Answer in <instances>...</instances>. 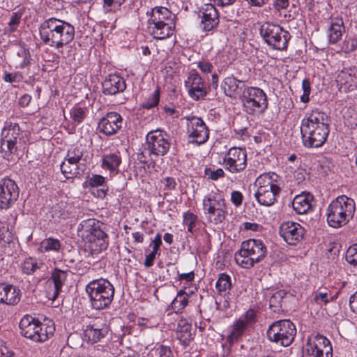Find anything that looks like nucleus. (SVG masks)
I'll list each match as a JSON object with an SVG mask.
<instances>
[{"label": "nucleus", "instance_id": "obj_1", "mask_svg": "<svg viewBox=\"0 0 357 357\" xmlns=\"http://www.w3.org/2000/svg\"><path fill=\"white\" fill-rule=\"evenodd\" d=\"M39 34L45 45L59 51L73 40L75 28L68 22L50 17L40 24Z\"/></svg>", "mask_w": 357, "mask_h": 357}, {"label": "nucleus", "instance_id": "obj_2", "mask_svg": "<svg viewBox=\"0 0 357 357\" xmlns=\"http://www.w3.org/2000/svg\"><path fill=\"white\" fill-rule=\"evenodd\" d=\"M328 116L321 112L312 111L301 121L303 144L306 148H319L326 142L329 134Z\"/></svg>", "mask_w": 357, "mask_h": 357}, {"label": "nucleus", "instance_id": "obj_3", "mask_svg": "<svg viewBox=\"0 0 357 357\" xmlns=\"http://www.w3.org/2000/svg\"><path fill=\"white\" fill-rule=\"evenodd\" d=\"M148 33L156 40H165L171 37L175 31L176 16L168 8L156 6L147 13Z\"/></svg>", "mask_w": 357, "mask_h": 357}, {"label": "nucleus", "instance_id": "obj_4", "mask_svg": "<svg viewBox=\"0 0 357 357\" xmlns=\"http://www.w3.org/2000/svg\"><path fill=\"white\" fill-rule=\"evenodd\" d=\"M356 204L353 199L340 195L328 204L326 215L328 225L333 228L346 225L354 217Z\"/></svg>", "mask_w": 357, "mask_h": 357}, {"label": "nucleus", "instance_id": "obj_5", "mask_svg": "<svg viewBox=\"0 0 357 357\" xmlns=\"http://www.w3.org/2000/svg\"><path fill=\"white\" fill-rule=\"evenodd\" d=\"M85 289L94 310H101L109 307L114 299V286L102 278L89 282Z\"/></svg>", "mask_w": 357, "mask_h": 357}, {"label": "nucleus", "instance_id": "obj_6", "mask_svg": "<svg viewBox=\"0 0 357 357\" xmlns=\"http://www.w3.org/2000/svg\"><path fill=\"white\" fill-rule=\"evenodd\" d=\"M266 252V247L262 241L250 238L241 243L240 249L235 253L234 259L241 268H250L261 261Z\"/></svg>", "mask_w": 357, "mask_h": 357}, {"label": "nucleus", "instance_id": "obj_7", "mask_svg": "<svg viewBox=\"0 0 357 357\" xmlns=\"http://www.w3.org/2000/svg\"><path fill=\"white\" fill-rule=\"evenodd\" d=\"M280 179L275 173L261 174L255 181L257 190L255 197L258 203L266 206H272L281 190Z\"/></svg>", "mask_w": 357, "mask_h": 357}, {"label": "nucleus", "instance_id": "obj_8", "mask_svg": "<svg viewBox=\"0 0 357 357\" xmlns=\"http://www.w3.org/2000/svg\"><path fill=\"white\" fill-rule=\"evenodd\" d=\"M79 235L85 242L86 247L92 254L99 253L107 249L108 236L100 228L96 227L94 219L83 220L78 226Z\"/></svg>", "mask_w": 357, "mask_h": 357}, {"label": "nucleus", "instance_id": "obj_9", "mask_svg": "<svg viewBox=\"0 0 357 357\" xmlns=\"http://www.w3.org/2000/svg\"><path fill=\"white\" fill-rule=\"evenodd\" d=\"M259 32L264 42L273 50L283 51L287 49L291 35L279 24L265 22Z\"/></svg>", "mask_w": 357, "mask_h": 357}, {"label": "nucleus", "instance_id": "obj_10", "mask_svg": "<svg viewBox=\"0 0 357 357\" xmlns=\"http://www.w3.org/2000/svg\"><path fill=\"white\" fill-rule=\"evenodd\" d=\"M296 334L294 324L288 319L273 322L267 331L268 339L283 347L289 346L294 341Z\"/></svg>", "mask_w": 357, "mask_h": 357}, {"label": "nucleus", "instance_id": "obj_11", "mask_svg": "<svg viewBox=\"0 0 357 357\" xmlns=\"http://www.w3.org/2000/svg\"><path fill=\"white\" fill-rule=\"evenodd\" d=\"M242 101L243 107L249 114H261L268 107L266 94L258 87L245 88Z\"/></svg>", "mask_w": 357, "mask_h": 357}, {"label": "nucleus", "instance_id": "obj_12", "mask_svg": "<svg viewBox=\"0 0 357 357\" xmlns=\"http://www.w3.org/2000/svg\"><path fill=\"white\" fill-rule=\"evenodd\" d=\"M332 347L324 336L316 335L308 338L303 349V357H332Z\"/></svg>", "mask_w": 357, "mask_h": 357}, {"label": "nucleus", "instance_id": "obj_13", "mask_svg": "<svg viewBox=\"0 0 357 357\" xmlns=\"http://www.w3.org/2000/svg\"><path fill=\"white\" fill-rule=\"evenodd\" d=\"M19 131L20 128L16 125H10L2 130L0 152L3 154V158L8 161L15 160Z\"/></svg>", "mask_w": 357, "mask_h": 357}, {"label": "nucleus", "instance_id": "obj_14", "mask_svg": "<svg viewBox=\"0 0 357 357\" xmlns=\"http://www.w3.org/2000/svg\"><path fill=\"white\" fill-rule=\"evenodd\" d=\"M223 165L231 174L242 172L247 166V153L245 149L231 147L225 154Z\"/></svg>", "mask_w": 357, "mask_h": 357}, {"label": "nucleus", "instance_id": "obj_15", "mask_svg": "<svg viewBox=\"0 0 357 357\" xmlns=\"http://www.w3.org/2000/svg\"><path fill=\"white\" fill-rule=\"evenodd\" d=\"M185 119L189 142L199 145L205 143L208 139L209 130L204 121L195 116H188Z\"/></svg>", "mask_w": 357, "mask_h": 357}, {"label": "nucleus", "instance_id": "obj_16", "mask_svg": "<svg viewBox=\"0 0 357 357\" xmlns=\"http://www.w3.org/2000/svg\"><path fill=\"white\" fill-rule=\"evenodd\" d=\"M184 86L187 89L188 96L195 101L204 99L208 94V87L204 79L195 70L189 73L185 80Z\"/></svg>", "mask_w": 357, "mask_h": 357}, {"label": "nucleus", "instance_id": "obj_17", "mask_svg": "<svg viewBox=\"0 0 357 357\" xmlns=\"http://www.w3.org/2000/svg\"><path fill=\"white\" fill-rule=\"evenodd\" d=\"M146 143L150 152L158 156L165 155L170 147L167 133L161 130L149 132L146 135Z\"/></svg>", "mask_w": 357, "mask_h": 357}, {"label": "nucleus", "instance_id": "obj_18", "mask_svg": "<svg viewBox=\"0 0 357 357\" xmlns=\"http://www.w3.org/2000/svg\"><path fill=\"white\" fill-rule=\"evenodd\" d=\"M19 197V188L14 181L5 177L0 180V208H9Z\"/></svg>", "mask_w": 357, "mask_h": 357}, {"label": "nucleus", "instance_id": "obj_19", "mask_svg": "<svg viewBox=\"0 0 357 357\" xmlns=\"http://www.w3.org/2000/svg\"><path fill=\"white\" fill-rule=\"evenodd\" d=\"M305 229L295 222H284L280 226V236L289 245H296L300 242L304 236Z\"/></svg>", "mask_w": 357, "mask_h": 357}, {"label": "nucleus", "instance_id": "obj_20", "mask_svg": "<svg viewBox=\"0 0 357 357\" xmlns=\"http://www.w3.org/2000/svg\"><path fill=\"white\" fill-rule=\"evenodd\" d=\"M121 116L114 112H108L98 123L99 132L106 136H112L117 133L122 126Z\"/></svg>", "mask_w": 357, "mask_h": 357}, {"label": "nucleus", "instance_id": "obj_21", "mask_svg": "<svg viewBox=\"0 0 357 357\" xmlns=\"http://www.w3.org/2000/svg\"><path fill=\"white\" fill-rule=\"evenodd\" d=\"M204 213L227 209V204L222 192L215 187L202 201Z\"/></svg>", "mask_w": 357, "mask_h": 357}, {"label": "nucleus", "instance_id": "obj_22", "mask_svg": "<svg viewBox=\"0 0 357 357\" xmlns=\"http://www.w3.org/2000/svg\"><path fill=\"white\" fill-rule=\"evenodd\" d=\"M68 275V272L55 268L48 280L50 288L47 291V296L50 300L54 301L59 296Z\"/></svg>", "mask_w": 357, "mask_h": 357}, {"label": "nucleus", "instance_id": "obj_23", "mask_svg": "<svg viewBox=\"0 0 357 357\" xmlns=\"http://www.w3.org/2000/svg\"><path fill=\"white\" fill-rule=\"evenodd\" d=\"M201 24L205 31H209L219 24V15L217 9L212 3L204 4L200 10Z\"/></svg>", "mask_w": 357, "mask_h": 357}, {"label": "nucleus", "instance_id": "obj_24", "mask_svg": "<svg viewBox=\"0 0 357 357\" xmlns=\"http://www.w3.org/2000/svg\"><path fill=\"white\" fill-rule=\"evenodd\" d=\"M102 92L105 95H115L123 92L126 84L123 77L114 74L109 75L102 83Z\"/></svg>", "mask_w": 357, "mask_h": 357}, {"label": "nucleus", "instance_id": "obj_25", "mask_svg": "<svg viewBox=\"0 0 357 357\" xmlns=\"http://www.w3.org/2000/svg\"><path fill=\"white\" fill-rule=\"evenodd\" d=\"M38 324H40V321L38 319L29 314L24 315L19 324L21 334L24 337L36 342Z\"/></svg>", "mask_w": 357, "mask_h": 357}, {"label": "nucleus", "instance_id": "obj_26", "mask_svg": "<svg viewBox=\"0 0 357 357\" xmlns=\"http://www.w3.org/2000/svg\"><path fill=\"white\" fill-rule=\"evenodd\" d=\"M221 87L227 96L234 99H236L242 93L243 94V90L245 88L242 81L236 79L233 76L225 77Z\"/></svg>", "mask_w": 357, "mask_h": 357}, {"label": "nucleus", "instance_id": "obj_27", "mask_svg": "<svg viewBox=\"0 0 357 357\" xmlns=\"http://www.w3.org/2000/svg\"><path fill=\"white\" fill-rule=\"evenodd\" d=\"M337 82L340 91H353L357 88V76L351 70H342L337 75Z\"/></svg>", "mask_w": 357, "mask_h": 357}, {"label": "nucleus", "instance_id": "obj_28", "mask_svg": "<svg viewBox=\"0 0 357 357\" xmlns=\"http://www.w3.org/2000/svg\"><path fill=\"white\" fill-rule=\"evenodd\" d=\"M314 197L309 192H303L296 195L292 202V206L298 214L307 213L312 206Z\"/></svg>", "mask_w": 357, "mask_h": 357}, {"label": "nucleus", "instance_id": "obj_29", "mask_svg": "<svg viewBox=\"0 0 357 357\" xmlns=\"http://www.w3.org/2000/svg\"><path fill=\"white\" fill-rule=\"evenodd\" d=\"M109 328L106 324H98L97 323L89 325L84 330V336L91 343L98 342L108 333Z\"/></svg>", "mask_w": 357, "mask_h": 357}, {"label": "nucleus", "instance_id": "obj_30", "mask_svg": "<svg viewBox=\"0 0 357 357\" xmlns=\"http://www.w3.org/2000/svg\"><path fill=\"white\" fill-rule=\"evenodd\" d=\"M176 337L184 347L188 346L192 340L191 325L185 319H180L178 322Z\"/></svg>", "mask_w": 357, "mask_h": 357}, {"label": "nucleus", "instance_id": "obj_31", "mask_svg": "<svg viewBox=\"0 0 357 357\" xmlns=\"http://www.w3.org/2000/svg\"><path fill=\"white\" fill-rule=\"evenodd\" d=\"M344 31L343 21L340 18H335L332 20L328 29V38L330 43L335 44L339 41Z\"/></svg>", "mask_w": 357, "mask_h": 357}, {"label": "nucleus", "instance_id": "obj_32", "mask_svg": "<svg viewBox=\"0 0 357 357\" xmlns=\"http://www.w3.org/2000/svg\"><path fill=\"white\" fill-rule=\"evenodd\" d=\"M36 342H43L54 335L55 331L54 324L52 321L38 324Z\"/></svg>", "mask_w": 357, "mask_h": 357}, {"label": "nucleus", "instance_id": "obj_33", "mask_svg": "<svg viewBox=\"0 0 357 357\" xmlns=\"http://www.w3.org/2000/svg\"><path fill=\"white\" fill-rule=\"evenodd\" d=\"M269 299V307L273 312L279 311L282 307V298L286 295L284 290H270L266 293Z\"/></svg>", "mask_w": 357, "mask_h": 357}, {"label": "nucleus", "instance_id": "obj_34", "mask_svg": "<svg viewBox=\"0 0 357 357\" xmlns=\"http://www.w3.org/2000/svg\"><path fill=\"white\" fill-rule=\"evenodd\" d=\"M61 171L66 178L77 177L83 172L78 163L65 160L61 164Z\"/></svg>", "mask_w": 357, "mask_h": 357}, {"label": "nucleus", "instance_id": "obj_35", "mask_svg": "<svg viewBox=\"0 0 357 357\" xmlns=\"http://www.w3.org/2000/svg\"><path fill=\"white\" fill-rule=\"evenodd\" d=\"M121 162V156L116 153L107 154L102 156V167L111 172H117Z\"/></svg>", "mask_w": 357, "mask_h": 357}, {"label": "nucleus", "instance_id": "obj_36", "mask_svg": "<svg viewBox=\"0 0 357 357\" xmlns=\"http://www.w3.org/2000/svg\"><path fill=\"white\" fill-rule=\"evenodd\" d=\"M189 295L183 289L180 290L176 298L171 303L172 309L176 312H181L188 303Z\"/></svg>", "mask_w": 357, "mask_h": 357}, {"label": "nucleus", "instance_id": "obj_37", "mask_svg": "<svg viewBox=\"0 0 357 357\" xmlns=\"http://www.w3.org/2000/svg\"><path fill=\"white\" fill-rule=\"evenodd\" d=\"M241 323V321L236 320L231 326L230 333L227 337V340L229 344L237 342L244 333L246 327Z\"/></svg>", "mask_w": 357, "mask_h": 357}, {"label": "nucleus", "instance_id": "obj_38", "mask_svg": "<svg viewBox=\"0 0 357 357\" xmlns=\"http://www.w3.org/2000/svg\"><path fill=\"white\" fill-rule=\"evenodd\" d=\"M61 247V243L59 239L50 237L41 241L39 249L42 252H59Z\"/></svg>", "mask_w": 357, "mask_h": 357}, {"label": "nucleus", "instance_id": "obj_39", "mask_svg": "<svg viewBox=\"0 0 357 357\" xmlns=\"http://www.w3.org/2000/svg\"><path fill=\"white\" fill-rule=\"evenodd\" d=\"M43 266V263L31 257L27 258L21 264V269L23 273L31 275L36 270L40 269Z\"/></svg>", "mask_w": 357, "mask_h": 357}, {"label": "nucleus", "instance_id": "obj_40", "mask_svg": "<svg viewBox=\"0 0 357 357\" xmlns=\"http://www.w3.org/2000/svg\"><path fill=\"white\" fill-rule=\"evenodd\" d=\"M231 287V278L225 273L220 275L216 284L215 287L217 291L220 295H226Z\"/></svg>", "mask_w": 357, "mask_h": 357}, {"label": "nucleus", "instance_id": "obj_41", "mask_svg": "<svg viewBox=\"0 0 357 357\" xmlns=\"http://www.w3.org/2000/svg\"><path fill=\"white\" fill-rule=\"evenodd\" d=\"M204 213L209 222L214 225H219L225 221L228 214V211L227 209H222L220 211L206 212Z\"/></svg>", "mask_w": 357, "mask_h": 357}, {"label": "nucleus", "instance_id": "obj_42", "mask_svg": "<svg viewBox=\"0 0 357 357\" xmlns=\"http://www.w3.org/2000/svg\"><path fill=\"white\" fill-rule=\"evenodd\" d=\"M4 304L15 305L20 301V290L13 285H8Z\"/></svg>", "mask_w": 357, "mask_h": 357}, {"label": "nucleus", "instance_id": "obj_43", "mask_svg": "<svg viewBox=\"0 0 357 357\" xmlns=\"http://www.w3.org/2000/svg\"><path fill=\"white\" fill-rule=\"evenodd\" d=\"M197 216L191 211H187L183 214V224L188 227V231L193 234L196 231Z\"/></svg>", "mask_w": 357, "mask_h": 357}, {"label": "nucleus", "instance_id": "obj_44", "mask_svg": "<svg viewBox=\"0 0 357 357\" xmlns=\"http://www.w3.org/2000/svg\"><path fill=\"white\" fill-rule=\"evenodd\" d=\"M83 149L81 146L71 147L67 153L65 160L79 163L82 158L83 157Z\"/></svg>", "mask_w": 357, "mask_h": 357}, {"label": "nucleus", "instance_id": "obj_45", "mask_svg": "<svg viewBox=\"0 0 357 357\" xmlns=\"http://www.w3.org/2000/svg\"><path fill=\"white\" fill-rule=\"evenodd\" d=\"M242 321L246 328L249 326L254 324L256 322V312L252 309H249L243 314H242L238 319Z\"/></svg>", "mask_w": 357, "mask_h": 357}, {"label": "nucleus", "instance_id": "obj_46", "mask_svg": "<svg viewBox=\"0 0 357 357\" xmlns=\"http://www.w3.org/2000/svg\"><path fill=\"white\" fill-rule=\"evenodd\" d=\"M86 108L75 106L70 111L71 118L75 123H80L86 117Z\"/></svg>", "mask_w": 357, "mask_h": 357}, {"label": "nucleus", "instance_id": "obj_47", "mask_svg": "<svg viewBox=\"0 0 357 357\" xmlns=\"http://www.w3.org/2000/svg\"><path fill=\"white\" fill-rule=\"evenodd\" d=\"M204 175L208 179L218 181L219 178L225 176V172L222 168L214 169L211 167H207L205 168Z\"/></svg>", "mask_w": 357, "mask_h": 357}, {"label": "nucleus", "instance_id": "obj_48", "mask_svg": "<svg viewBox=\"0 0 357 357\" xmlns=\"http://www.w3.org/2000/svg\"><path fill=\"white\" fill-rule=\"evenodd\" d=\"M345 259L351 265L357 266V243L351 245L347 249Z\"/></svg>", "mask_w": 357, "mask_h": 357}, {"label": "nucleus", "instance_id": "obj_49", "mask_svg": "<svg viewBox=\"0 0 357 357\" xmlns=\"http://www.w3.org/2000/svg\"><path fill=\"white\" fill-rule=\"evenodd\" d=\"M160 100V90L158 88L154 91L151 97H149L142 105L144 108L151 109L158 105Z\"/></svg>", "mask_w": 357, "mask_h": 357}, {"label": "nucleus", "instance_id": "obj_50", "mask_svg": "<svg viewBox=\"0 0 357 357\" xmlns=\"http://www.w3.org/2000/svg\"><path fill=\"white\" fill-rule=\"evenodd\" d=\"M357 39L349 38L345 39L342 45V50L346 53H349L356 50Z\"/></svg>", "mask_w": 357, "mask_h": 357}, {"label": "nucleus", "instance_id": "obj_51", "mask_svg": "<svg viewBox=\"0 0 357 357\" xmlns=\"http://www.w3.org/2000/svg\"><path fill=\"white\" fill-rule=\"evenodd\" d=\"M17 55L20 57H22V61L20 62L19 65V68H24L26 67L30 63V53L29 50L26 48H22L17 53Z\"/></svg>", "mask_w": 357, "mask_h": 357}, {"label": "nucleus", "instance_id": "obj_52", "mask_svg": "<svg viewBox=\"0 0 357 357\" xmlns=\"http://www.w3.org/2000/svg\"><path fill=\"white\" fill-rule=\"evenodd\" d=\"M88 183L89 185L92 188L101 187L105 183V178L101 175L93 174L91 177L89 178Z\"/></svg>", "mask_w": 357, "mask_h": 357}, {"label": "nucleus", "instance_id": "obj_53", "mask_svg": "<svg viewBox=\"0 0 357 357\" xmlns=\"http://www.w3.org/2000/svg\"><path fill=\"white\" fill-rule=\"evenodd\" d=\"M21 17L22 14L20 13H13L12 14L8 22V29L10 32H13L17 29L20 22Z\"/></svg>", "mask_w": 357, "mask_h": 357}, {"label": "nucleus", "instance_id": "obj_54", "mask_svg": "<svg viewBox=\"0 0 357 357\" xmlns=\"http://www.w3.org/2000/svg\"><path fill=\"white\" fill-rule=\"evenodd\" d=\"M302 88L303 93L301 97V100L303 102H307L309 101V96L311 91L310 82L309 79H305L302 82Z\"/></svg>", "mask_w": 357, "mask_h": 357}, {"label": "nucleus", "instance_id": "obj_55", "mask_svg": "<svg viewBox=\"0 0 357 357\" xmlns=\"http://www.w3.org/2000/svg\"><path fill=\"white\" fill-rule=\"evenodd\" d=\"M23 76L20 73H5L3 75V79L6 82L13 83V82H20L22 80Z\"/></svg>", "mask_w": 357, "mask_h": 357}, {"label": "nucleus", "instance_id": "obj_56", "mask_svg": "<svg viewBox=\"0 0 357 357\" xmlns=\"http://www.w3.org/2000/svg\"><path fill=\"white\" fill-rule=\"evenodd\" d=\"M138 324L140 326L144 328H153L157 326L159 324V321L157 319H153V320L149 319L147 318H141L138 321Z\"/></svg>", "mask_w": 357, "mask_h": 357}, {"label": "nucleus", "instance_id": "obj_57", "mask_svg": "<svg viewBox=\"0 0 357 357\" xmlns=\"http://www.w3.org/2000/svg\"><path fill=\"white\" fill-rule=\"evenodd\" d=\"M314 301L317 303L322 302L324 303H328L330 301L333 299V297L328 294V292H317L314 295Z\"/></svg>", "mask_w": 357, "mask_h": 357}, {"label": "nucleus", "instance_id": "obj_58", "mask_svg": "<svg viewBox=\"0 0 357 357\" xmlns=\"http://www.w3.org/2000/svg\"><path fill=\"white\" fill-rule=\"evenodd\" d=\"M158 357H172L171 349L165 346L160 345L155 351Z\"/></svg>", "mask_w": 357, "mask_h": 357}, {"label": "nucleus", "instance_id": "obj_59", "mask_svg": "<svg viewBox=\"0 0 357 357\" xmlns=\"http://www.w3.org/2000/svg\"><path fill=\"white\" fill-rule=\"evenodd\" d=\"M243 195L239 191H234L231 195V201L236 206H240L243 202Z\"/></svg>", "mask_w": 357, "mask_h": 357}, {"label": "nucleus", "instance_id": "obj_60", "mask_svg": "<svg viewBox=\"0 0 357 357\" xmlns=\"http://www.w3.org/2000/svg\"><path fill=\"white\" fill-rule=\"evenodd\" d=\"M165 188L167 190H173L176 188V182L172 177H165L162 181Z\"/></svg>", "mask_w": 357, "mask_h": 357}, {"label": "nucleus", "instance_id": "obj_61", "mask_svg": "<svg viewBox=\"0 0 357 357\" xmlns=\"http://www.w3.org/2000/svg\"><path fill=\"white\" fill-rule=\"evenodd\" d=\"M197 67L200 69V70L205 73H211L213 68V65L206 61H200L197 63Z\"/></svg>", "mask_w": 357, "mask_h": 357}, {"label": "nucleus", "instance_id": "obj_62", "mask_svg": "<svg viewBox=\"0 0 357 357\" xmlns=\"http://www.w3.org/2000/svg\"><path fill=\"white\" fill-rule=\"evenodd\" d=\"M289 5V0H274L273 6L277 10L286 9Z\"/></svg>", "mask_w": 357, "mask_h": 357}, {"label": "nucleus", "instance_id": "obj_63", "mask_svg": "<svg viewBox=\"0 0 357 357\" xmlns=\"http://www.w3.org/2000/svg\"><path fill=\"white\" fill-rule=\"evenodd\" d=\"M162 243L161 235L158 233L151 242L152 250L154 251V252H158Z\"/></svg>", "mask_w": 357, "mask_h": 357}, {"label": "nucleus", "instance_id": "obj_64", "mask_svg": "<svg viewBox=\"0 0 357 357\" xmlns=\"http://www.w3.org/2000/svg\"><path fill=\"white\" fill-rule=\"evenodd\" d=\"M349 307L353 312L357 313V291L350 296Z\"/></svg>", "mask_w": 357, "mask_h": 357}]
</instances>
